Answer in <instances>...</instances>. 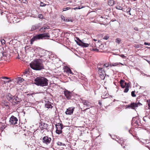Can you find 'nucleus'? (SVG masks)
Wrapping results in <instances>:
<instances>
[{
	"instance_id": "obj_1",
	"label": "nucleus",
	"mask_w": 150,
	"mask_h": 150,
	"mask_svg": "<svg viewBox=\"0 0 150 150\" xmlns=\"http://www.w3.org/2000/svg\"><path fill=\"white\" fill-rule=\"evenodd\" d=\"M30 67L35 70H40L44 69L43 64L40 59L33 61L30 64Z\"/></svg>"
},
{
	"instance_id": "obj_2",
	"label": "nucleus",
	"mask_w": 150,
	"mask_h": 150,
	"mask_svg": "<svg viewBox=\"0 0 150 150\" xmlns=\"http://www.w3.org/2000/svg\"><path fill=\"white\" fill-rule=\"evenodd\" d=\"M48 80L43 77H37L34 80V83L37 86H46L48 84Z\"/></svg>"
},
{
	"instance_id": "obj_3",
	"label": "nucleus",
	"mask_w": 150,
	"mask_h": 150,
	"mask_svg": "<svg viewBox=\"0 0 150 150\" xmlns=\"http://www.w3.org/2000/svg\"><path fill=\"white\" fill-rule=\"evenodd\" d=\"M6 98L7 100L13 105H15L16 104H18L19 102L17 98L12 95L10 93L8 94Z\"/></svg>"
},
{
	"instance_id": "obj_4",
	"label": "nucleus",
	"mask_w": 150,
	"mask_h": 150,
	"mask_svg": "<svg viewBox=\"0 0 150 150\" xmlns=\"http://www.w3.org/2000/svg\"><path fill=\"white\" fill-rule=\"evenodd\" d=\"M120 84L121 87L122 88H125V89L124 90L125 93H127L129 90V88L130 86L129 83H127L125 81L122 79H121L120 81Z\"/></svg>"
},
{
	"instance_id": "obj_5",
	"label": "nucleus",
	"mask_w": 150,
	"mask_h": 150,
	"mask_svg": "<svg viewBox=\"0 0 150 150\" xmlns=\"http://www.w3.org/2000/svg\"><path fill=\"white\" fill-rule=\"evenodd\" d=\"M35 36L37 40L45 39L50 37L49 34L48 33L37 35Z\"/></svg>"
},
{
	"instance_id": "obj_6",
	"label": "nucleus",
	"mask_w": 150,
	"mask_h": 150,
	"mask_svg": "<svg viewBox=\"0 0 150 150\" xmlns=\"http://www.w3.org/2000/svg\"><path fill=\"white\" fill-rule=\"evenodd\" d=\"M142 105V104L139 102L135 103H133L127 105V107L129 108L135 109L136 108L138 107L139 106H141Z\"/></svg>"
},
{
	"instance_id": "obj_7",
	"label": "nucleus",
	"mask_w": 150,
	"mask_h": 150,
	"mask_svg": "<svg viewBox=\"0 0 150 150\" xmlns=\"http://www.w3.org/2000/svg\"><path fill=\"white\" fill-rule=\"evenodd\" d=\"M77 40L79 41V42L76 41L77 44L79 46H81L83 47H87L90 45V43H85L81 40L78 38H76Z\"/></svg>"
},
{
	"instance_id": "obj_8",
	"label": "nucleus",
	"mask_w": 150,
	"mask_h": 150,
	"mask_svg": "<svg viewBox=\"0 0 150 150\" xmlns=\"http://www.w3.org/2000/svg\"><path fill=\"white\" fill-rule=\"evenodd\" d=\"M51 140V138L47 136L44 137L42 139V142L44 144L47 145H48L50 144Z\"/></svg>"
},
{
	"instance_id": "obj_9",
	"label": "nucleus",
	"mask_w": 150,
	"mask_h": 150,
	"mask_svg": "<svg viewBox=\"0 0 150 150\" xmlns=\"http://www.w3.org/2000/svg\"><path fill=\"white\" fill-rule=\"evenodd\" d=\"M117 141L118 143L120 144L124 148H125V146H127L128 145V144L127 143V142L125 140L124 141L122 138H120Z\"/></svg>"
},
{
	"instance_id": "obj_10",
	"label": "nucleus",
	"mask_w": 150,
	"mask_h": 150,
	"mask_svg": "<svg viewBox=\"0 0 150 150\" xmlns=\"http://www.w3.org/2000/svg\"><path fill=\"white\" fill-rule=\"evenodd\" d=\"M64 94L67 100H70L71 99L72 94L71 92L65 89L64 91Z\"/></svg>"
},
{
	"instance_id": "obj_11",
	"label": "nucleus",
	"mask_w": 150,
	"mask_h": 150,
	"mask_svg": "<svg viewBox=\"0 0 150 150\" xmlns=\"http://www.w3.org/2000/svg\"><path fill=\"white\" fill-rule=\"evenodd\" d=\"M75 109V108L74 107H69L67 109L66 111L65 112V114L69 115H72Z\"/></svg>"
},
{
	"instance_id": "obj_12",
	"label": "nucleus",
	"mask_w": 150,
	"mask_h": 150,
	"mask_svg": "<svg viewBox=\"0 0 150 150\" xmlns=\"http://www.w3.org/2000/svg\"><path fill=\"white\" fill-rule=\"evenodd\" d=\"M1 105L3 108L8 109L9 108V103L6 101L2 100L1 102Z\"/></svg>"
},
{
	"instance_id": "obj_13",
	"label": "nucleus",
	"mask_w": 150,
	"mask_h": 150,
	"mask_svg": "<svg viewBox=\"0 0 150 150\" xmlns=\"http://www.w3.org/2000/svg\"><path fill=\"white\" fill-rule=\"evenodd\" d=\"M18 119L14 116H12L10 118L9 121L12 125H14L17 123Z\"/></svg>"
},
{
	"instance_id": "obj_14",
	"label": "nucleus",
	"mask_w": 150,
	"mask_h": 150,
	"mask_svg": "<svg viewBox=\"0 0 150 150\" xmlns=\"http://www.w3.org/2000/svg\"><path fill=\"white\" fill-rule=\"evenodd\" d=\"M82 103L84 105L88 107L87 108H89V109L90 108L94 107L92 103L88 101L83 100L82 101Z\"/></svg>"
},
{
	"instance_id": "obj_15",
	"label": "nucleus",
	"mask_w": 150,
	"mask_h": 150,
	"mask_svg": "<svg viewBox=\"0 0 150 150\" xmlns=\"http://www.w3.org/2000/svg\"><path fill=\"white\" fill-rule=\"evenodd\" d=\"M53 105L54 104L49 101H48L47 102H46L45 104V107L48 108H52Z\"/></svg>"
},
{
	"instance_id": "obj_16",
	"label": "nucleus",
	"mask_w": 150,
	"mask_h": 150,
	"mask_svg": "<svg viewBox=\"0 0 150 150\" xmlns=\"http://www.w3.org/2000/svg\"><path fill=\"white\" fill-rule=\"evenodd\" d=\"M97 68L98 69V71L99 74L105 73L104 69H103V67H102L101 65L98 64L97 65Z\"/></svg>"
},
{
	"instance_id": "obj_17",
	"label": "nucleus",
	"mask_w": 150,
	"mask_h": 150,
	"mask_svg": "<svg viewBox=\"0 0 150 150\" xmlns=\"http://www.w3.org/2000/svg\"><path fill=\"white\" fill-rule=\"evenodd\" d=\"M64 72H66L68 74H73L70 69L67 66H65L64 68Z\"/></svg>"
},
{
	"instance_id": "obj_18",
	"label": "nucleus",
	"mask_w": 150,
	"mask_h": 150,
	"mask_svg": "<svg viewBox=\"0 0 150 150\" xmlns=\"http://www.w3.org/2000/svg\"><path fill=\"white\" fill-rule=\"evenodd\" d=\"M120 64H121L122 65H123V64L119 62V63H110V67H115V66H117L118 65H119Z\"/></svg>"
},
{
	"instance_id": "obj_19",
	"label": "nucleus",
	"mask_w": 150,
	"mask_h": 150,
	"mask_svg": "<svg viewBox=\"0 0 150 150\" xmlns=\"http://www.w3.org/2000/svg\"><path fill=\"white\" fill-rule=\"evenodd\" d=\"M108 4L110 6H112L115 4V1L113 0H108Z\"/></svg>"
},
{
	"instance_id": "obj_20",
	"label": "nucleus",
	"mask_w": 150,
	"mask_h": 150,
	"mask_svg": "<svg viewBox=\"0 0 150 150\" xmlns=\"http://www.w3.org/2000/svg\"><path fill=\"white\" fill-rule=\"evenodd\" d=\"M55 126L56 128H63V125L62 123H58L56 124Z\"/></svg>"
},
{
	"instance_id": "obj_21",
	"label": "nucleus",
	"mask_w": 150,
	"mask_h": 150,
	"mask_svg": "<svg viewBox=\"0 0 150 150\" xmlns=\"http://www.w3.org/2000/svg\"><path fill=\"white\" fill-rule=\"evenodd\" d=\"M99 74V76L100 78L102 79H104L105 78V72L104 73H101Z\"/></svg>"
},
{
	"instance_id": "obj_22",
	"label": "nucleus",
	"mask_w": 150,
	"mask_h": 150,
	"mask_svg": "<svg viewBox=\"0 0 150 150\" xmlns=\"http://www.w3.org/2000/svg\"><path fill=\"white\" fill-rule=\"evenodd\" d=\"M37 40V39H36V36H35L33 37L30 40V44H32L33 43V42L35 40Z\"/></svg>"
},
{
	"instance_id": "obj_23",
	"label": "nucleus",
	"mask_w": 150,
	"mask_h": 150,
	"mask_svg": "<svg viewBox=\"0 0 150 150\" xmlns=\"http://www.w3.org/2000/svg\"><path fill=\"white\" fill-rule=\"evenodd\" d=\"M14 15H12V16H11V18H8L9 21L10 23H14V21H13V18H15V17H14Z\"/></svg>"
},
{
	"instance_id": "obj_24",
	"label": "nucleus",
	"mask_w": 150,
	"mask_h": 150,
	"mask_svg": "<svg viewBox=\"0 0 150 150\" xmlns=\"http://www.w3.org/2000/svg\"><path fill=\"white\" fill-rule=\"evenodd\" d=\"M101 65L102 67H103V68H104L105 67H108L109 66H110V64H109V63H107L103 65L101 64Z\"/></svg>"
},
{
	"instance_id": "obj_25",
	"label": "nucleus",
	"mask_w": 150,
	"mask_h": 150,
	"mask_svg": "<svg viewBox=\"0 0 150 150\" xmlns=\"http://www.w3.org/2000/svg\"><path fill=\"white\" fill-rule=\"evenodd\" d=\"M6 127H7V124H4V123L2 124L1 125V130H3L4 129H5V128Z\"/></svg>"
},
{
	"instance_id": "obj_26",
	"label": "nucleus",
	"mask_w": 150,
	"mask_h": 150,
	"mask_svg": "<svg viewBox=\"0 0 150 150\" xmlns=\"http://www.w3.org/2000/svg\"><path fill=\"white\" fill-rule=\"evenodd\" d=\"M29 71L28 70H25L24 72L23 73V75H22V76L23 75L25 76L26 75L27 76V75L29 74Z\"/></svg>"
},
{
	"instance_id": "obj_27",
	"label": "nucleus",
	"mask_w": 150,
	"mask_h": 150,
	"mask_svg": "<svg viewBox=\"0 0 150 150\" xmlns=\"http://www.w3.org/2000/svg\"><path fill=\"white\" fill-rule=\"evenodd\" d=\"M43 129L47 130L48 129V125L46 123H44L43 125Z\"/></svg>"
},
{
	"instance_id": "obj_28",
	"label": "nucleus",
	"mask_w": 150,
	"mask_h": 150,
	"mask_svg": "<svg viewBox=\"0 0 150 150\" xmlns=\"http://www.w3.org/2000/svg\"><path fill=\"white\" fill-rule=\"evenodd\" d=\"M131 10V8H128L126 10V12L127 13L129 14V15H131V14L130 13V11Z\"/></svg>"
},
{
	"instance_id": "obj_29",
	"label": "nucleus",
	"mask_w": 150,
	"mask_h": 150,
	"mask_svg": "<svg viewBox=\"0 0 150 150\" xmlns=\"http://www.w3.org/2000/svg\"><path fill=\"white\" fill-rule=\"evenodd\" d=\"M65 22H72V20L70 18H67L66 19Z\"/></svg>"
},
{
	"instance_id": "obj_30",
	"label": "nucleus",
	"mask_w": 150,
	"mask_h": 150,
	"mask_svg": "<svg viewBox=\"0 0 150 150\" xmlns=\"http://www.w3.org/2000/svg\"><path fill=\"white\" fill-rule=\"evenodd\" d=\"M115 8L118 10H122L123 8L120 6H117L115 7Z\"/></svg>"
},
{
	"instance_id": "obj_31",
	"label": "nucleus",
	"mask_w": 150,
	"mask_h": 150,
	"mask_svg": "<svg viewBox=\"0 0 150 150\" xmlns=\"http://www.w3.org/2000/svg\"><path fill=\"white\" fill-rule=\"evenodd\" d=\"M56 133L58 134H60L62 133V131L61 129L57 130L56 129Z\"/></svg>"
},
{
	"instance_id": "obj_32",
	"label": "nucleus",
	"mask_w": 150,
	"mask_h": 150,
	"mask_svg": "<svg viewBox=\"0 0 150 150\" xmlns=\"http://www.w3.org/2000/svg\"><path fill=\"white\" fill-rule=\"evenodd\" d=\"M8 53L6 52H4L3 53V55L4 57H7Z\"/></svg>"
},
{
	"instance_id": "obj_33",
	"label": "nucleus",
	"mask_w": 150,
	"mask_h": 150,
	"mask_svg": "<svg viewBox=\"0 0 150 150\" xmlns=\"http://www.w3.org/2000/svg\"><path fill=\"white\" fill-rule=\"evenodd\" d=\"M24 81V79L21 78H19L18 79V83H21L22 82Z\"/></svg>"
},
{
	"instance_id": "obj_34",
	"label": "nucleus",
	"mask_w": 150,
	"mask_h": 150,
	"mask_svg": "<svg viewBox=\"0 0 150 150\" xmlns=\"http://www.w3.org/2000/svg\"><path fill=\"white\" fill-rule=\"evenodd\" d=\"M121 41V40L119 38H117L115 40V42L118 44L120 43V42Z\"/></svg>"
},
{
	"instance_id": "obj_35",
	"label": "nucleus",
	"mask_w": 150,
	"mask_h": 150,
	"mask_svg": "<svg viewBox=\"0 0 150 150\" xmlns=\"http://www.w3.org/2000/svg\"><path fill=\"white\" fill-rule=\"evenodd\" d=\"M37 29V27L35 26H33L31 28V30L32 31L34 30Z\"/></svg>"
},
{
	"instance_id": "obj_36",
	"label": "nucleus",
	"mask_w": 150,
	"mask_h": 150,
	"mask_svg": "<svg viewBox=\"0 0 150 150\" xmlns=\"http://www.w3.org/2000/svg\"><path fill=\"white\" fill-rule=\"evenodd\" d=\"M3 83L4 84H6L7 83H8L11 81V80L8 81H2Z\"/></svg>"
},
{
	"instance_id": "obj_37",
	"label": "nucleus",
	"mask_w": 150,
	"mask_h": 150,
	"mask_svg": "<svg viewBox=\"0 0 150 150\" xmlns=\"http://www.w3.org/2000/svg\"><path fill=\"white\" fill-rule=\"evenodd\" d=\"M131 95L133 97H135L136 96V95L135 94V91H132V92Z\"/></svg>"
},
{
	"instance_id": "obj_38",
	"label": "nucleus",
	"mask_w": 150,
	"mask_h": 150,
	"mask_svg": "<svg viewBox=\"0 0 150 150\" xmlns=\"http://www.w3.org/2000/svg\"><path fill=\"white\" fill-rule=\"evenodd\" d=\"M1 42L2 45H4L5 43V41L4 39H2L1 40Z\"/></svg>"
},
{
	"instance_id": "obj_39",
	"label": "nucleus",
	"mask_w": 150,
	"mask_h": 150,
	"mask_svg": "<svg viewBox=\"0 0 150 150\" xmlns=\"http://www.w3.org/2000/svg\"><path fill=\"white\" fill-rule=\"evenodd\" d=\"M84 7L83 6H81V7H75V8H74L73 9L75 10L76 9H81V8H84Z\"/></svg>"
},
{
	"instance_id": "obj_40",
	"label": "nucleus",
	"mask_w": 150,
	"mask_h": 150,
	"mask_svg": "<svg viewBox=\"0 0 150 150\" xmlns=\"http://www.w3.org/2000/svg\"><path fill=\"white\" fill-rule=\"evenodd\" d=\"M40 5L41 6H45L46 5V4H45L44 3L42 2H41L40 3Z\"/></svg>"
},
{
	"instance_id": "obj_41",
	"label": "nucleus",
	"mask_w": 150,
	"mask_h": 150,
	"mask_svg": "<svg viewBox=\"0 0 150 150\" xmlns=\"http://www.w3.org/2000/svg\"><path fill=\"white\" fill-rule=\"evenodd\" d=\"M70 9V8L69 7H67L63 8V11H65Z\"/></svg>"
},
{
	"instance_id": "obj_42",
	"label": "nucleus",
	"mask_w": 150,
	"mask_h": 150,
	"mask_svg": "<svg viewBox=\"0 0 150 150\" xmlns=\"http://www.w3.org/2000/svg\"><path fill=\"white\" fill-rule=\"evenodd\" d=\"M43 29H44L45 30L48 29L49 28V26H43L42 27Z\"/></svg>"
},
{
	"instance_id": "obj_43",
	"label": "nucleus",
	"mask_w": 150,
	"mask_h": 150,
	"mask_svg": "<svg viewBox=\"0 0 150 150\" xmlns=\"http://www.w3.org/2000/svg\"><path fill=\"white\" fill-rule=\"evenodd\" d=\"M61 18L62 20H63L64 21H65L66 20L65 17L63 15L61 16Z\"/></svg>"
},
{
	"instance_id": "obj_44",
	"label": "nucleus",
	"mask_w": 150,
	"mask_h": 150,
	"mask_svg": "<svg viewBox=\"0 0 150 150\" xmlns=\"http://www.w3.org/2000/svg\"><path fill=\"white\" fill-rule=\"evenodd\" d=\"M141 45H139V44H135L134 45V47H135V48H139L140 46H141Z\"/></svg>"
},
{
	"instance_id": "obj_45",
	"label": "nucleus",
	"mask_w": 150,
	"mask_h": 150,
	"mask_svg": "<svg viewBox=\"0 0 150 150\" xmlns=\"http://www.w3.org/2000/svg\"><path fill=\"white\" fill-rule=\"evenodd\" d=\"M38 17L40 18H43V15L42 14H39L38 15Z\"/></svg>"
},
{
	"instance_id": "obj_46",
	"label": "nucleus",
	"mask_w": 150,
	"mask_h": 150,
	"mask_svg": "<svg viewBox=\"0 0 150 150\" xmlns=\"http://www.w3.org/2000/svg\"><path fill=\"white\" fill-rule=\"evenodd\" d=\"M40 31L41 33H44L45 31V30L44 29H43L42 27L40 29Z\"/></svg>"
},
{
	"instance_id": "obj_47",
	"label": "nucleus",
	"mask_w": 150,
	"mask_h": 150,
	"mask_svg": "<svg viewBox=\"0 0 150 150\" xmlns=\"http://www.w3.org/2000/svg\"><path fill=\"white\" fill-rule=\"evenodd\" d=\"M109 38V37L107 36H105L104 37L103 39L105 40H107Z\"/></svg>"
},
{
	"instance_id": "obj_48",
	"label": "nucleus",
	"mask_w": 150,
	"mask_h": 150,
	"mask_svg": "<svg viewBox=\"0 0 150 150\" xmlns=\"http://www.w3.org/2000/svg\"><path fill=\"white\" fill-rule=\"evenodd\" d=\"M1 78L3 79H9V78H8L7 77H6V76H2V77Z\"/></svg>"
},
{
	"instance_id": "obj_49",
	"label": "nucleus",
	"mask_w": 150,
	"mask_h": 150,
	"mask_svg": "<svg viewBox=\"0 0 150 150\" xmlns=\"http://www.w3.org/2000/svg\"><path fill=\"white\" fill-rule=\"evenodd\" d=\"M120 56L123 58H125L126 57L123 54H121Z\"/></svg>"
},
{
	"instance_id": "obj_50",
	"label": "nucleus",
	"mask_w": 150,
	"mask_h": 150,
	"mask_svg": "<svg viewBox=\"0 0 150 150\" xmlns=\"http://www.w3.org/2000/svg\"><path fill=\"white\" fill-rule=\"evenodd\" d=\"M144 44L145 45H150V43H148L146 42H145L144 43Z\"/></svg>"
},
{
	"instance_id": "obj_51",
	"label": "nucleus",
	"mask_w": 150,
	"mask_h": 150,
	"mask_svg": "<svg viewBox=\"0 0 150 150\" xmlns=\"http://www.w3.org/2000/svg\"><path fill=\"white\" fill-rule=\"evenodd\" d=\"M57 144L59 145H62V143L61 142H58L57 143Z\"/></svg>"
},
{
	"instance_id": "obj_52",
	"label": "nucleus",
	"mask_w": 150,
	"mask_h": 150,
	"mask_svg": "<svg viewBox=\"0 0 150 150\" xmlns=\"http://www.w3.org/2000/svg\"><path fill=\"white\" fill-rule=\"evenodd\" d=\"M134 29L136 31H138V28L137 27H134Z\"/></svg>"
},
{
	"instance_id": "obj_53",
	"label": "nucleus",
	"mask_w": 150,
	"mask_h": 150,
	"mask_svg": "<svg viewBox=\"0 0 150 150\" xmlns=\"http://www.w3.org/2000/svg\"><path fill=\"white\" fill-rule=\"evenodd\" d=\"M89 108H87L84 110H82V111L83 112H85L86 111V110H87Z\"/></svg>"
},
{
	"instance_id": "obj_54",
	"label": "nucleus",
	"mask_w": 150,
	"mask_h": 150,
	"mask_svg": "<svg viewBox=\"0 0 150 150\" xmlns=\"http://www.w3.org/2000/svg\"><path fill=\"white\" fill-rule=\"evenodd\" d=\"M93 50L94 51H96L97 52L98 51V50L96 48H94Z\"/></svg>"
},
{
	"instance_id": "obj_55",
	"label": "nucleus",
	"mask_w": 150,
	"mask_h": 150,
	"mask_svg": "<svg viewBox=\"0 0 150 150\" xmlns=\"http://www.w3.org/2000/svg\"><path fill=\"white\" fill-rule=\"evenodd\" d=\"M98 103H99V104L101 106L102 105V103L101 102V101H99V102H98Z\"/></svg>"
},
{
	"instance_id": "obj_56",
	"label": "nucleus",
	"mask_w": 150,
	"mask_h": 150,
	"mask_svg": "<svg viewBox=\"0 0 150 150\" xmlns=\"http://www.w3.org/2000/svg\"><path fill=\"white\" fill-rule=\"evenodd\" d=\"M63 128H56V129L57 130H60L61 129V130Z\"/></svg>"
},
{
	"instance_id": "obj_57",
	"label": "nucleus",
	"mask_w": 150,
	"mask_h": 150,
	"mask_svg": "<svg viewBox=\"0 0 150 150\" xmlns=\"http://www.w3.org/2000/svg\"><path fill=\"white\" fill-rule=\"evenodd\" d=\"M81 6H79V7H81Z\"/></svg>"
},
{
	"instance_id": "obj_58",
	"label": "nucleus",
	"mask_w": 150,
	"mask_h": 150,
	"mask_svg": "<svg viewBox=\"0 0 150 150\" xmlns=\"http://www.w3.org/2000/svg\"><path fill=\"white\" fill-rule=\"evenodd\" d=\"M147 147L150 150V148L149 147L147 146Z\"/></svg>"
},
{
	"instance_id": "obj_59",
	"label": "nucleus",
	"mask_w": 150,
	"mask_h": 150,
	"mask_svg": "<svg viewBox=\"0 0 150 150\" xmlns=\"http://www.w3.org/2000/svg\"><path fill=\"white\" fill-rule=\"evenodd\" d=\"M93 40H94V41H96L97 40H95V39H94Z\"/></svg>"
},
{
	"instance_id": "obj_60",
	"label": "nucleus",
	"mask_w": 150,
	"mask_h": 150,
	"mask_svg": "<svg viewBox=\"0 0 150 150\" xmlns=\"http://www.w3.org/2000/svg\"><path fill=\"white\" fill-rule=\"evenodd\" d=\"M103 98H106V97H102Z\"/></svg>"
},
{
	"instance_id": "obj_61",
	"label": "nucleus",
	"mask_w": 150,
	"mask_h": 150,
	"mask_svg": "<svg viewBox=\"0 0 150 150\" xmlns=\"http://www.w3.org/2000/svg\"><path fill=\"white\" fill-rule=\"evenodd\" d=\"M134 1H136V0H133Z\"/></svg>"
},
{
	"instance_id": "obj_62",
	"label": "nucleus",
	"mask_w": 150,
	"mask_h": 150,
	"mask_svg": "<svg viewBox=\"0 0 150 150\" xmlns=\"http://www.w3.org/2000/svg\"><path fill=\"white\" fill-rule=\"evenodd\" d=\"M146 47L147 48H149V47Z\"/></svg>"
},
{
	"instance_id": "obj_63",
	"label": "nucleus",
	"mask_w": 150,
	"mask_h": 150,
	"mask_svg": "<svg viewBox=\"0 0 150 150\" xmlns=\"http://www.w3.org/2000/svg\"><path fill=\"white\" fill-rule=\"evenodd\" d=\"M19 1H20L21 0H19Z\"/></svg>"
}]
</instances>
